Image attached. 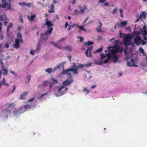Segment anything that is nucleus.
Instances as JSON below:
<instances>
[{
	"label": "nucleus",
	"instance_id": "obj_1",
	"mask_svg": "<svg viewBox=\"0 0 147 147\" xmlns=\"http://www.w3.org/2000/svg\"><path fill=\"white\" fill-rule=\"evenodd\" d=\"M53 31V28L47 30L44 33H41L40 37V40L46 41L48 38V36L51 35Z\"/></svg>",
	"mask_w": 147,
	"mask_h": 147
},
{
	"label": "nucleus",
	"instance_id": "obj_2",
	"mask_svg": "<svg viewBox=\"0 0 147 147\" xmlns=\"http://www.w3.org/2000/svg\"><path fill=\"white\" fill-rule=\"evenodd\" d=\"M134 42L136 45L137 46H139L141 43L143 45H145L146 43L144 40L141 39L140 36L139 35H137L136 37L134 39Z\"/></svg>",
	"mask_w": 147,
	"mask_h": 147
},
{
	"label": "nucleus",
	"instance_id": "obj_3",
	"mask_svg": "<svg viewBox=\"0 0 147 147\" xmlns=\"http://www.w3.org/2000/svg\"><path fill=\"white\" fill-rule=\"evenodd\" d=\"M120 49L121 47L119 46L116 45L112 47H109L108 49L109 51L111 52V54H116L119 52Z\"/></svg>",
	"mask_w": 147,
	"mask_h": 147
},
{
	"label": "nucleus",
	"instance_id": "obj_4",
	"mask_svg": "<svg viewBox=\"0 0 147 147\" xmlns=\"http://www.w3.org/2000/svg\"><path fill=\"white\" fill-rule=\"evenodd\" d=\"M70 71L73 72V73L75 74L78 75V72H77L76 70H74L73 68H70L67 69L63 70L62 73L63 74H67L69 76V78H71V74L70 73Z\"/></svg>",
	"mask_w": 147,
	"mask_h": 147
},
{
	"label": "nucleus",
	"instance_id": "obj_5",
	"mask_svg": "<svg viewBox=\"0 0 147 147\" xmlns=\"http://www.w3.org/2000/svg\"><path fill=\"white\" fill-rule=\"evenodd\" d=\"M110 54V53H108L105 55L102 53L100 54L101 59H104L107 56V59L104 61V63H106L108 62L109 60L111 58Z\"/></svg>",
	"mask_w": 147,
	"mask_h": 147
},
{
	"label": "nucleus",
	"instance_id": "obj_6",
	"mask_svg": "<svg viewBox=\"0 0 147 147\" xmlns=\"http://www.w3.org/2000/svg\"><path fill=\"white\" fill-rule=\"evenodd\" d=\"M131 36L129 34H127V36L124 38V43L125 46H129L131 45L129 39L131 38Z\"/></svg>",
	"mask_w": 147,
	"mask_h": 147
},
{
	"label": "nucleus",
	"instance_id": "obj_7",
	"mask_svg": "<svg viewBox=\"0 0 147 147\" xmlns=\"http://www.w3.org/2000/svg\"><path fill=\"white\" fill-rule=\"evenodd\" d=\"M74 81V80L71 78H68L63 82V85L65 87L67 86H68L70 84H72Z\"/></svg>",
	"mask_w": 147,
	"mask_h": 147
},
{
	"label": "nucleus",
	"instance_id": "obj_8",
	"mask_svg": "<svg viewBox=\"0 0 147 147\" xmlns=\"http://www.w3.org/2000/svg\"><path fill=\"white\" fill-rule=\"evenodd\" d=\"M20 42V39L16 38L15 40V44L12 45L13 46V47L16 49H18L20 47V45L19 44Z\"/></svg>",
	"mask_w": 147,
	"mask_h": 147
},
{
	"label": "nucleus",
	"instance_id": "obj_9",
	"mask_svg": "<svg viewBox=\"0 0 147 147\" xmlns=\"http://www.w3.org/2000/svg\"><path fill=\"white\" fill-rule=\"evenodd\" d=\"M45 25L47 26V28L48 29V30H49L51 28H53L51 27L53 26V24L52 23L51 21L48 20L47 19L46 20Z\"/></svg>",
	"mask_w": 147,
	"mask_h": 147
},
{
	"label": "nucleus",
	"instance_id": "obj_10",
	"mask_svg": "<svg viewBox=\"0 0 147 147\" xmlns=\"http://www.w3.org/2000/svg\"><path fill=\"white\" fill-rule=\"evenodd\" d=\"M3 115H5V117H7V115H10L11 113V111L7 109H5L3 110Z\"/></svg>",
	"mask_w": 147,
	"mask_h": 147
},
{
	"label": "nucleus",
	"instance_id": "obj_11",
	"mask_svg": "<svg viewBox=\"0 0 147 147\" xmlns=\"http://www.w3.org/2000/svg\"><path fill=\"white\" fill-rule=\"evenodd\" d=\"M111 58H113L114 59L113 62L115 63L117 62L119 58L118 56L116 54H110Z\"/></svg>",
	"mask_w": 147,
	"mask_h": 147
},
{
	"label": "nucleus",
	"instance_id": "obj_12",
	"mask_svg": "<svg viewBox=\"0 0 147 147\" xmlns=\"http://www.w3.org/2000/svg\"><path fill=\"white\" fill-rule=\"evenodd\" d=\"M49 84V82L48 81H43L42 85H40L38 86V87L39 88L42 87H46Z\"/></svg>",
	"mask_w": 147,
	"mask_h": 147
},
{
	"label": "nucleus",
	"instance_id": "obj_13",
	"mask_svg": "<svg viewBox=\"0 0 147 147\" xmlns=\"http://www.w3.org/2000/svg\"><path fill=\"white\" fill-rule=\"evenodd\" d=\"M36 16L35 15H32V14L30 17L29 16H28L27 18L30 21L34 22V19L36 17Z\"/></svg>",
	"mask_w": 147,
	"mask_h": 147
},
{
	"label": "nucleus",
	"instance_id": "obj_14",
	"mask_svg": "<svg viewBox=\"0 0 147 147\" xmlns=\"http://www.w3.org/2000/svg\"><path fill=\"white\" fill-rule=\"evenodd\" d=\"M0 20L3 22L7 21V18L6 15H3L1 16H0Z\"/></svg>",
	"mask_w": 147,
	"mask_h": 147
},
{
	"label": "nucleus",
	"instance_id": "obj_15",
	"mask_svg": "<svg viewBox=\"0 0 147 147\" xmlns=\"http://www.w3.org/2000/svg\"><path fill=\"white\" fill-rule=\"evenodd\" d=\"M27 92H25L22 93L20 97V99L21 100L24 99L27 96Z\"/></svg>",
	"mask_w": 147,
	"mask_h": 147
},
{
	"label": "nucleus",
	"instance_id": "obj_16",
	"mask_svg": "<svg viewBox=\"0 0 147 147\" xmlns=\"http://www.w3.org/2000/svg\"><path fill=\"white\" fill-rule=\"evenodd\" d=\"M92 47H91L90 48L89 50V54H88V50H89V48H88L86 51V54L88 57H91L92 56L91 55L90 53V51L92 50Z\"/></svg>",
	"mask_w": 147,
	"mask_h": 147
},
{
	"label": "nucleus",
	"instance_id": "obj_17",
	"mask_svg": "<svg viewBox=\"0 0 147 147\" xmlns=\"http://www.w3.org/2000/svg\"><path fill=\"white\" fill-rule=\"evenodd\" d=\"M127 23V21H123V22H121V23L119 24L118 25H119V26L118 27V28H119V27L120 26H122V27H124L126 25Z\"/></svg>",
	"mask_w": 147,
	"mask_h": 147
},
{
	"label": "nucleus",
	"instance_id": "obj_18",
	"mask_svg": "<svg viewBox=\"0 0 147 147\" xmlns=\"http://www.w3.org/2000/svg\"><path fill=\"white\" fill-rule=\"evenodd\" d=\"M6 5L8 6L9 7V9H11V7L10 5L7 3H3L1 5V7L3 8H6Z\"/></svg>",
	"mask_w": 147,
	"mask_h": 147
},
{
	"label": "nucleus",
	"instance_id": "obj_19",
	"mask_svg": "<svg viewBox=\"0 0 147 147\" xmlns=\"http://www.w3.org/2000/svg\"><path fill=\"white\" fill-rule=\"evenodd\" d=\"M63 50H68L69 51H72L71 47L69 46H66L63 47Z\"/></svg>",
	"mask_w": 147,
	"mask_h": 147
},
{
	"label": "nucleus",
	"instance_id": "obj_20",
	"mask_svg": "<svg viewBox=\"0 0 147 147\" xmlns=\"http://www.w3.org/2000/svg\"><path fill=\"white\" fill-rule=\"evenodd\" d=\"M134 63V59L131 60L130 62H128L127 63V65L129 67L132 66L133 64Z\"/></svg>",
	"mask_w": 147,
	"mask_h": 147
},
{
	"label": "nucleus",
	"instance_id": "obj_21",
	"mask_svg": "<svg viewBox=\"0 0 147 147\" xmlns=\"http://www.w3.org/2000/svg\"><path fill=\"white\" fill-rule=\"evenodd\" d=\"M17 37L18 38H20V43H23V40L22 39V35L21 33H19L17 34Z\"/></svg>",
	"mask_w": 147,
	"mask_h": 147
},
{
	"label": "nucleus",
	"instance_id": "obj_22",
	"mask_svg": "<svg viewBox=\"0 0 147 147\" xmlns=\"http://www.w3.org/2000/svg\"><path fill=\"white\" fill-rule=\"evenodd\" d=\"M1 84H3L4 85H5L7 86V87H9V84L6 83L5 80V78H3L1 82Z\"/></svg>",
	"mask_w": 147,
	"mask_h": 147
},
{
	"label": "nucleus",
	"instance_id": "obj_23",
	"mask_svg": "<svg viewBox=\"0 0 147 147\" xmlns=\"http://www.w3.org/2000/svg\"><path fill=\"white\" fill-rule=\"evenodd\" d=\"M100 26H98L97 28H96L97 32H100L101 31V28L102 25V23L100 22H99Z\"/></svg>",
	"mask_w": 147,
	"mask_h": 147
},
{
	"label": "nucleus",
	"instance_id": "obj_24",
	"mask_svg": "<svg viewBox=\"0 0 147 147\" xmlns=\"http://www.w3.org/2000/svg\"><path fill=\"white\" fill-rule=\"evenodd\" d=\"M40 48V42H38L36 48V49L35 50V51L37 52H39V50Z\"/></svg>",
	"mask_w": 147,
	"mask_h": 147
},
{
	"label": "nucleus",
	"instance_id": "obj_25",
	"mask_svg": "<svg viewBox=\"0 0 147 147\" xmlns=\"http://www.w3.org/2000/svg\"><path fill=\"white\" fill-rule=\"evenodd\" d=\"M142 13L141 14L139 17L140 19H142V18H145L146 17V14L145 13V11H143Z\"/></svg>",
	"mask_w": 147,
	"mask_h": 147
},
{
	"label": "nucleus",
	"instance_id": "obj_26",
	"mask_svg": "<svg viewBox=\"0 0 147 147\" xmlns=\"http://www.w3.org/2000/svg\"><path fill=\"white\" fill-rule=\"evenodd\" d=\"M84 66V65L82 64H79L78 65V66L76 67L75 69H74V70H77V72H78V68H83V67Z\"/></svg>",
	"mask_w": 147,
	"mask_h": 147
},
{
	"label": "nucleus",
	"instance_id": "obj_27",
	"mask_svg": "<svg viewBox=\"0 0 147 147\" xmlns=\"http://www.w3.org/2000/svg\"><path fill=\"white\" fill-rule=\"evenodd\" d=\"M2 70L3 71V74L4 76L7 75L8 73V70L4 67L2 68Z\"/></svg>",
	"mask_w": 147,
	"mask_h": 147
},
{
	"label": "nucleus",
	"instance_id": "obj_28",
	"mask_svg": "<svg viewBox=\"0 0 147 147\" xmlns=\"http://www.w3.org/2000/svg\"><path fill=\"white\" fill-rule=\"evenodd\" d=\"M31 77V75H28V76H27L26 77V78H27L28 81H26L25 82V83L26 84H28L29 82H30V79Z\"/></svg>",
	"mask_w": 147,
	"mask_h": 147
},
{
	"label": "nucleus",
	"instance_id": "obj_29",
	"mask_svg": "<svg viewBox=\"0 0 147 147\" xmlns=\"http://www.w3.org/2000/svg\"><path fill=\"white\" fill-rule=\"evenodd\" d=\"M104 63V61H96L95 62V63L97 65H102Z\"/></svg>",
	"mask_w": 147,
	"mask_h": 147
},
{
	"label": "nucleus",
	"instance_id": "obj_30",
	"mask_svg": "<svg viewBox=\"0 0 147 147\" xmlns=\"http://www.w3.org/2000/svg\"><path fill=\"white\" fill-rule=\"evenodd\" d=\"M8 105V108H12L14 107L15 105L14 103H12L10 104H7L6 105Z\"/></svg>",
	"mask_w": 147,
	"mask_h": 147
},
{
	"label": "nucleus",
	"instance_id": "obj_31",
	"mask_svg": "<svg viewBox=\"0 0 147 147\" xmlns=\"http://www.w3.org/2000/svg\"><path fill=\"white\" fill-rule=\"evenodd\" d=\"M45 71L49 74H50L52 72V69L51 68H48L45 69Z\"/></svg>",
	"mask_w": 147,
	"mask_h": 147
},
{
	"label": "nucleus",
	"instance_id": "obj_32",
	"mask_svg": "<svg viewBox=\"0 0 147 147\" xmlns=\"http://www.w3.org/2000/svg\"><path fill=\"white\" fill-rule=\"evenodd\" d=\"M102 47L98 49H97V50H96V51H95L94 52V53H100L102 51Z\"/></svg>",
	"mask_w": 147,
	"mask_h": 147
},
{
	"label": "nucleus",
	"instance_id": "obj_33",
	"mask_svg": "<svg viewBox=\"0 0 147 147\" xmlns=\"http://www.w3.org/2000/svg\"><path fill=\"white\" fill-rule=\"evenodd\" d=\"M65 87L63 86H63H60L59 88H58V92L59 93H62V92H61V90L63 88H64Z\"/></svg>",
	"mask_w": 147,
	"mask_h": 147
},
{
	"label": "nucleus",
	"instance_id": "obj_34",
	"mask_svg": "<svg viewBox=\"0 0 147 147\" xmlns=\"http://www.w3.org/2000/svg\"><path fill=\"white\" fill-rule=\"evenodd\" d=\"M51 10H50V11H49V12H51V13H53V11L54 10V5L52 4L51 5Z\"/></svg>",
	"mask_w": 147,
	"mask_h": 147
},
{
	"label": "nucleus",
	"instance_id": "obj_35",
	"mask_svg": "<svg viewBox=\"0 0 147 147\" xmlns=\"http://www.w3.org/2000/svg\"><path fill=\"white\" fill-rule=\"evenodd\" d=\"M51 79L55 84H56L58 83V81L56 80L54 78L51 77Z\"/></svg>",
	"mask_w": 147,
	"mask_h": 147
},
{
	"label": "nucleus",
	"instance_id": "obj_36",
	"mask_svg": "<svg viewBox=\"0 0 147 147\" xmlns=\"http://www.w3.org/2000/svg\"><path fill=\"white\" fill-rule=\"evenodd\" d=\"M92 63L91 62H90L84 65V66L86 67H90L92 65Z\"/></svg>",
	"mask_w": 147,
	"mask_h": 147
},
{
	"label": "nucleus",
	"instance_id": "obj_37",
	"mask_svg": "<svg viewBox=\"0 0 147 147\" xmlns=\"http://www.w3.org/2000/svg\"><path fill=\"white\" fill-rule=\"evenodd\" d=\"M78 26L80 30H82L83 31H86V30L84 28V27L80 25V26Z\"/></svg>",
	"mask_w": 147,
	"mask_h": 147
},
{
	"label": "nucleus",
	"instance_id": "obj_38",
	"mask_svg": "<svg viewBox=\"0 0 147 147\" xmlns=\"http://www.w3.org/2000/svg\"><path fill=\"white\" fill-rule=\"evenodd\" d=\"M65 39V38H63L59 40V41L57 42V44H59L60 43H61L63 42L64 40Z\"/></svg>",
	"mask_w": 147,
	"mask_h": 147
},
{
	"label": "nucleus",
	"instance_id": "obj_39",
	"mask_svg": "<svg viewBox=\"0 0 147 147\" xmlns=\"http://www.w3.org/2000/svg\"><path fill=\"white\" fill-rule=\"evenodd\" d=\"M139 50L140 52L142 53H144V50L142 48L140 47L139 48Z\"/></svg>",
	"mask_w": 147,
	"mask_h": 147
},
{
	"label": "nucleus",
	"instance_id": "obj_40",
	"mask_svg": "<svg viewBox=\"0 0 147 147\" xmlns=\"http://www.w3.org/2000/svg\"><path fill=\"white\" fill-rule=\"evenodd\" d=\"M83 91L84 92H86L87 94H88L89 92V90L85 88H84Z\"/></svg>",
	"mask_w": 147,
	"mask_h": 147
},
{
	"label": "nucleus",
	"instance_id": "obj_41",
	"mask_svg": "<svg viewBox=\"0 0 147 147\" xmlns=\"http://www.w3.org/2000/svg\"><path fill=\"white\" fill-rule=\"evenodd\" d=\"M75 25V24H73L72 25H69V28L68 29V30H69L71 28H74V27Z\"/></svg>",
	"mask_w": 147,
	"mask_h": 147
},
{
	"label": "nucleus",
	"instance_id": "obj_42",
	"mask_svg": "<svg viewBox=\"0 0 147 147\" xmlns=\"http://www.w3.org/2000/svg\"><path fill=\"white\" fill-rule=\"evenodd\" d=\"M23 4L24 5L26 6L29 7H30L31 5V3H26V4H25V3H23Z\"/></svg>",
	"mask_w": 147,
	"mask_h": 147
},
{
	"label": "nucleus",
	"instance_id": "obj_43",
	"mask_svg": "<svg viewBox=\"0 0 147 147\" xmlns=\"http://www.w3.org/2000/svg\"><path fill=\"white\" fill-rule=\"evenodd\" d=\"M125 34H124L122 33L121 32L120 33V37L121 38H124L125 37Z\"/></svg>",
	"mask_w": 147,
	"mask_h": 147
},
{
	"label": "nucleus",
	"instance_id": "obj_44",
	"mask_svg": "<svg viewBox=\"0 0 147 147\" xmlns=\"http://www.w3.org/2000/svg\"><path fill=\"white\" fill-rule=\"evenodd\" d=\"M94 44V42L92 41H88L87 43V45H89L93 44Z\"/></svg>",
	"mask_w": 147,
	"mask_h": 147
},
{
	"label": "nucleus",
	"instance_id": "obj_45",
	"mask_svg": "<svg viewBox=\"0 0 147 147\" xmlns=\"http://www.w3.org/2000/svg\"><path fill=\"white\" fill-rule=\"evenodd\" d=\"M119 10L121 14V16L122 17H123V10L121 9H120Z\"/></svg>",
	"mask_w": 147,
	"mask_h": 147
},
{
	"label": "nucleus",
	"instance_id": "obj_46",
	"mask_svg": "<svg viewBox=\"0 0 147 147\" xmlns=\"http://www.w3.org/2000/svg\"><path fill=\"white\" fill-rule=\"evenodd\" d=\"M67 90H68V88H65V91H63L62 92L61 94V95L64 94L65 93L66 91Z\"/></svg>",
	"mask_w": 147,
	"mask_h": 147
},
{
	"label": "nucleus",
	"instance_id": "obj_47",
	"mask_svg": "<svg viewBox=\"0 0 147 147\" xmlns=\"http://www.w3.org/2000/svg\"><path fill=\"white\" fill-rule=\"evenodd\" d=\"M117 11V8H115L112 11V13L113 14H115L116 13Z\"/></svg>",
	"mask_w": 147,
	"mask_h": 147
},
{
	"label": "nucleus",
	"instance_id": "obj_48",
	"mask_svg": "<svg viewBox=\"0 0 147 147\" xmlns=\"http://www.w3.org/2000/svg\"><path fill=\"white\" fill-rule=\"evenodd\" d=\"M84 9H80V11H79V13L83 14L84 13Z\"/></svg>",
	"mask_w": 147,
	"mask_h": 147
},
{
	"label": "nucleus",
	"instance_id": "obj_49",
	"mask_svg": "<svg viewBox=\"0 0 147 147\" xmlns=\"http://www.w3.org/2000/svg\"><path fill=\"white\" fill-rule=\"evenodd\" d=\"M35 52H36L35 51V50H32L30 51V53L31 55H34Z\"/></svg>",
	"mask_w": 147,
	"mask_h": 147
},
{
	"label": "nucleus",
	"instance_id": "obj_50",
	"mask_svg": "<svg viewBox=\"0 0 147 147\" xmlns=\"http://www.w3.org/2000/svg\"><path fill=\"white\" fill-rule=\"evenodd\" d=\"M74 13L76 15H78L79 13V12H78V10L77 9H76L74 11Z\"/></svg>",
	"mask_w": 147,
	"mask_h": 147
},
{
	"label": "nucleus",
	"instance_id": "obj_51",
	"mask_svg": "<svg viewBox=\"0 0 147 147\" xmlns=\"http://www.w3.org/2000/svg\"><path fill=\"white\" fill-rule=\"evenodd\" d=\"M51 43L55 47H58V45L57 44H58L57 43V44H56V43H55L53 42H51Z\"/></svg>",
	"mask_w": 147,
	"mask_h": 147
},
{
	"label": "nucleus",
	"instance_id": "obj_52",
	"mask_svg": "<svg viewBox=\"0 0 147 147\" xmlns=\"http://www.w3.org/2000/svg\"><path fill=\"white\" fill-rule=\"evenodd\" d=\"M10 72H11V73L14 76H16L17 75V73L16 72L13 71H11Z\"/></svg>",
	"mask_w": 147,
	"mask_h": 147
},
{
	"label": "nucleus",
	"instance_id": "obj_53",
	"mask_svg": "<svg viewBox=\"0 0 147 147\" xmlns=\"http://www.w3.org/2000/svg\"><path fill=\"white\" fill-rule=\"evenodd\" d=\"M143 35H147V30H144L143 33Z\"/></svg>",
	"mask_w": 147,
	"mask_h": 147
},
{
	"label": "nucleus",
	"instance_id": "obj_54",
	"mask_svg": "<svg viewBox=\"0 0 147 147\" xmlns=\"http://www.w3.org/2000/svg\"><path fill=\"white\" fill-rule=\"evenodd\" d=\"M13 24L11 23H10L9 25L7 26V27L10 28L12 27Z\"/></svg>",
	"mask_w": 147,
	"mask_h": 147
},
{
	"label": "nucleus",
	"instance_id": "obj_55",
	"mask_svg": "<svg viewBox=\"0 0 147 147\" xmlns=\"http://www.w3.org/2000/svg\"><path fill=\"white\" fill-rule=\"evenodd\" d=\"M30 106L29 105H26L24 107L25 109H27L28 108H30Z\"/></svg>",
	"mask_w": 147,
	"mask_h": 147
},
{
	"label": "nucleus",
	"instance_id": "obj_56",
	"mask_svg": "<svg viewBox=\"0 0 147 147\" xmlns=\"http://www.w3.org/2000/svg\"><path fill=\"white\" fill-rule=\"evenodd\" d=\"M106 0H99L98 2L99 3H103L105 2Z\"/></svg>",
	"mask_w": 147,
	"mask_h": 147
},
{
	"label": "nucleus",
	"instance_id": "obj_57",
	"mask_svg": "<svg viewBox=\"0 0 147 147\" xmlns=\"http://www.w3.org/2000/svg\"><path fill=\"white\" fill-rule=\"evenodd\" d=\"M78 38H80V42H82L83 41L84 39L83 38H82L80 37H78Z\"/></svg>",
	"mask_w": 147,
	"mask_h": 147
},
{
	"label": "nucleus",
	"instance_id": "obj_58",
	"mask_svg": "<svg viewBox=\"0 0 147 147\" xmlns=\"http://www.w3.org/2000/svg\"><path fill=\"white\" fill-rule=\"evenodd\" d=\"M72 67L73 68H75V69L76 67V63L74 62L73 63V65L72 66Z\"/></svg>",
	"mask_w": 147,
	"mask_h": 147
},
{
	"label": "nucleus",
	"instance_id": "obj_59",
	"mask_svg": "<svg viewBox=\"0 0 147 147\" xmlns=\"http://www.w3.org/2000/svg\"><path fill=\"white\" fill-rule=\"evenodd\" d=\"M34 98H33L30 99L28 101V102H32L33 100L34 99Z\"/></svg>",
	"mask_w": 147,
	"mask_h": 147
},
{
	"label": "nucleus",
	"instance_id": "obj_60",
	"mask_svg": "<svg viewBox=\"0 0 147 147\" xmlns=\"http://www.w3.org/2000/svg\"><path fill=\"white\" fill-rule=\"evenodd\" d=\"M5 46L6 48H8L9 47V45L8 44H6L5 45Z\"/></svg>",
	"mask_w": 147,
	"mask_h": 147
},
{
	"label": "nucleus",
	"instance_id": "obj_61",
	"mask_svg": "<svg viewBox=\"0 0 147 147\" xmlns=\"http://www.w3.org/2000/svg\"><path fill=\"white\" fill-rule=\"evenodd\" d=\"M57 48H58V49H63V47H62L61 46H58Z\"/></svg>",
	"mask_w": 147,
	"mask_h": 147
},
{
	"label": "nucleus",
	"instance_id": "obj_62",
	"mask_svg": "<svg viewBox=\"0 0 147 147\" xmlns=\"http://www.w3.org/2000/svg\"><path fill=\"white\" fill-rule=\"evenodd\" d=\"M68 26V23L67 22H66L65 25V28H66Z\"/></svg>",
	"mask_w": 147,
	"mask_h": 147
},
{
	"label": "nucleus",
	"instance_id": "obj_63",
	"mask_svg": "<svg viewBox=\"0 0 147 147\" xmlns=\"http://www.w3.org/2000/svg\"><path fill=\"white\" fill-rule=\"evenodd\" d=\"M4 38V37L3 36L2 34H1V36L0 39L1 40H3V39Z\"/></svg>",
	"mask_w": 147,
	"mask_h": 147
},
{
	"label": "nucleus",
	"instance_id": "obj_64",
	"mask_svg": "<svg viewBox=\"0 0 147 147\" xmlns=\"http://www.w3.org/2000/svg\"><path fill=\"white\" fill-rule=\"evenodd\" d=\"M109 3H106L104 4V5L105 6H109Z\"/></svg>",
	"mask_w": 147,
	"mask_h": 147
}]
</instances>
